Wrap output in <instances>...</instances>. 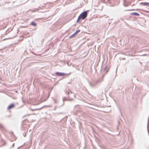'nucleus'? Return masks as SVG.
I'll return each mask as SVG.
<instances>
[{"instance_id": "nucleus-1", "label": "nucleus", "mask_w": 149, "mask_h": 149, "mask_svg": "<svg viewBox=\"0 0 149 149\" xmlns=\"http://www.w3.org/2000/svg\"><path fill=\"white\" fill-rule=\"evenodd\" d=\"M87 16V13L86 11L82 12L79 15L78 18V20H79L81 19H85Z\"/></svg>"}, {"instance_id": "nucleus-2", "label": "nucleus", "mask_w": 149, "mask_h": 149, "mask_svg": "<svg viewBox=\"0 0 149 149\" xmlns=\"http://www.w3.org/2000/svg\"><path fill=\"white\" fill-rule=\"evenodd\" d=\"M56 74L57 75L59 76H65L66 75L65 73H61L59 72H56Z\"/></svg>"}, {"instance_id": "nucleus-3", "label": "nucleus", "mask_w": 149, "mask_h": 149, "mask_svg": "<svg viewBox=\"0 0 149 149\" xmlns=\"http://www.w3.org/2000/svg\"><path fill=\"white\" fill-rule=\"evenodd\" d=\"M141 5L143 6H149V2H141L140 3Z\"/></svg>"}, {"instance_id": "nucleus-4", "label": "nucleus", "mask_w": 149, "mask_h": 149, "mask_svg": "<svg viewBox=\"0 0 149 149\" xmlns=\"http://www.w3.org/2000/svg\"><path fill=\"white\" fill-rule=\"evenodd\" d=\"M15 106V104H12L9 105L8 107V109H10L13 108Z\"/></svg>"}, {"instance_id": "nucleus-5", "label": "nucleus", "mask_w": 149, "mask_h": 149, "mask_svg": "<svg viewBox=\"0 0 149 149\" xmlns=\"http://www.w3.org/2000/svg\"><path fill=\"white\" fill-rule=\"evenodd\" d=\"M80 31V30H77L74 33V34L75 35V36L77 35L78 33H79Z\"/></svg>"}, {"instance_id": "nucleus-6", "label": "nucleus", "mask_w": 149, "mask_h": 149, "mask_svg": "<svg viewBox=\"0 0 149 149\" xmlns=\"http://www.w3.org/2000/svg\"><path fill=\"white\" fill-rule=\"evenodd\" d=\"M132 15H136V16H139V14L137 13H132Z\"/></svg>"}, {"instance_id": "nucleus-7", "label": "nucleus", "mask_w": 149, "mask_h": 149, "mask_svg": "<svg viewBox=\"0 0 149 149\" xmlns=\"http://www.w3.org/2000/svg\"><path fill=\"white\" fill-rule=\"evenodd\" d=\"M31 24L33 26H36V24L35 22H32L31 23Z\"/></svg>"}, {"instance_id": "nucleus-8", "label": "nucleus", "mask_w": 149, "mask_h": 149, "mask_svg": "<svg viewBox=\"0 0 149 149\" xmlns=\"http://www.w3.org/2000/svg\"><path fill=\"white\" fill-rule=\"evenodd\" d=\"M75 35L74 34V33H73L72 35H71L69 37V38H72L74 37L75 36Z\"/></svg>"}, {"instance_id": "nucleus-9", "label": "nucleus", "mask_w": 149, "mask_h": 149, "mask_svg": "<svg viewBox=\"0 0 149 149\" xmlns=\"http://www.w3.org/2000/svg\"><path fill=\"white\" fill-rule=\"evenodd\" d=\"M146 12H148V11H146Z\"/></svg>"}]
</instances>
